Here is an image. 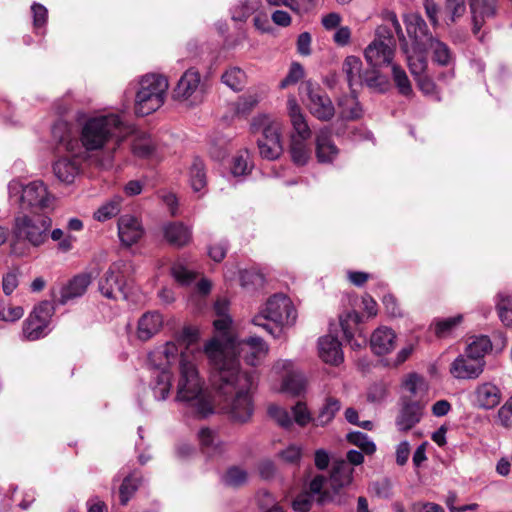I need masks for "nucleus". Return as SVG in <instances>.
<instances>
[{"mask_svg":"<svg viewBox=\"0 0 512 512\" xmlns=\"http://www.w3.org/2000/svg\"><path fill=\"white\" fill-rule=\"evenodd\" d=\"M197 339V330L185 327L173 341L166 343L163 354L168 363L180 355L176 400L185 403L195 416L205 418L214 413L215 401L206 389L204 378L198 370V364L202 361L205 351L200 349Z\"/></svg>","mask_w":512,"mask_h":512,"instance_id":"1","label":"nucleus"},{"mask_svg":"<svg viewBox=\"0 0 512 512\" xmlns=\"http://www.w3.org/2000/svg\"><path fill=\"white\" fill-rule=\"evenodd\" d=\"M204 351L214 373H217L220 379L229 380L232 376L246 372H254L258 376L253 368L241 370L239 358L255 367L267 354L268 347L262 338L250 336L245 339L229 338L225 343L211 339L204 345Z\"/></svg>","mask_w":512,"mask_h":512,"instance_id":"2","label":"nucleus"},{"mask_svg":"<svg viewBox=\"0 0 512 512\" xmlns=\"http://www.w3.org/2000/svg\"><path fill=\"white\" fill-rule=\"evenodd\" d=\"M133 132L119 114H96L84 119L79 128L80 156L107 151L109 160L123 140Z\"/></svg>","mask_w":512,"mask_h":512,"instance_id":"3","label":"nucleus"},{"mask_svg":"<svg viewBox=\"0 0 512 512\" xmlns=\"http://www.w3.org/2000/svg\"><path fill=\"white\" fill-rule=\"evenodd\" d=\"M214 379L218 396L223 398V403H219L223 412L235 422L249 421L254 412L252 391L257 385L258 376L254 372H246L225 380L214 373Z\"/></svg>","mask_w":512,"mask_h":512,"instance_id":"4","label":"nucleus"},{"mask_svg":"<svg viewBox=\"0 0 512 512\" xmlns=\"http://www.w3.org/2000/svg\"><path fill=\"white\" fill-rule=\"evenodd\" d=\"M52 226L46 213L28 214L21 212L14 218L11 228L10 248L16 256L28 255L33 248H39L49 239Z\"/></svg>","mask_w":512,"mask_h":512,"instance_id":"5","label":"nucleus"},{"mask_svg":"<svg viewBox=\"0 0 512 512\" xmlns=\"http://www.w3.org/2000/svg\"><path fill=\"white\" fill-rule=\"evenodd\" d=\"M353 479V469L344 460L334 461L329 472L310 470L305 479V488L316 496L318 504L331 501L341 489L349 486Z\"/></svg>","mask_w":512,"mask_h":512,"instance_id":"6","label":"nucleus"},{"mask_svg":"<svg viewBox=\"0 0 512 512\" xmlns=\"http://www.w3.org/2000/svg\"><path fill=\"white\" fill-rule=\"evenodd\" d=\"M296 316V310L290 298L284 294H274L254 316L252 323L262 327L272 336L279 337L283 327L295 323Z\"/></svg>","mask_w":512,"mask_h":512,"instance_id":"7","label":"nucleus"},{"mask_svg":"<svg viewBox=\"0 0 512 512\" xmlns=\"http://www.w3.org/2000/svg\"><path fill=\"white\" fill-rule=\"evenodd\" d=\"M8 193L11 199L19 202L22 210H30L32 214L45 213L53 209L55 202V197L40 180L24 185L21 181L14 179L8 184Z\"/></svg>","mask_w":512,"mask_h":512,"instance_id":"8","label":"nucleus"},{"mask_svg":"<svg viewBox=\"0 0 512 512\" xmlns=\"http://www.w3.org/2000/svg\"><path fill=\"white\" fill-rule=\"evenodd\" d=\"M168 87V80L162 75L143 76L135 95V113L147 116L158 110L164 104Z\"/></svg>","mask_w":512,"mask_h":512,"instance_id":"9","label":"nucleus"},{"mask_svg":"<svg viewBox=\"0 0 512 512\" xmlns=\"http://www.w3.org/2000/svg\"><path fill=\"white\" fill-rule=\"evenodd\" d=\"M472 18V32L479 39L481 28L485 22L496 15L497 0H468ZM445 10L449 20L455 23L466 13V0H445Z\"/></svg>","mask_w":512,"mask_h":512,"instance_id":"10","label":"nucleus"},{"mask_svg":"<svg viewBox=\"0 0 512 512\" xmlns=\"http://www.w3.org/2000/svg\"><path fill=\"white\" fill-rule=\"evenodd\" d=\"M287 109L295 134L291 137L290 153L295 164L303 166L310 158V149L306 143L311 137V130L307 124L300 106L294 97L287 100Z\"/></svg>","mask_w":512,"mask_h":512,"instance_id":"11","label":"nucleus"},{"mask_svg":"<svg viewBox=\"0 0 512 512\" xmlns=\"http://www.w3.org/2000/svg\"><path fill=\"white\" fill-rule=\"evenodd\" d=\"M251 129L254 133L261 132V137L257 139L260 156L267 160L279 158L283 152L281 122L262 115L254 118Z\"/></svg>","mask_w":512,"mask_h":512,"instance_id":"12","label":"nucleus"},{"mask_svg":"<svg viewBox=\"0 0 512 512\" xmlns=\"http://www.w3.org/2000/svg\"><path fill=\"white\" fill-rule=\"evenodd\" d=\"M131 264L124 260L112 263L99 280V290L109 299H127L126 274Z\"/></svg>","mask_w":512,"mask_h":512,"instance_id":"13","label":"nucleus"},{"mask_svg":"<svg viewBox=\"0 0 512 512\" xmlns=\"http://www.w3.org/2000/svg\"><path fill=\"white\" fill-rule=\"evenodd\" d=\"M377 37L365 49L366 61L373 67L393 64L395 42L393 36L385 28L377 30Z\"/></svg>","mask_w":512,"mask_h":512,"instance_id":"14","label":"nucleus"},{"mask_svg":"<svg viewBox=\"0 0 512 512\" xmlns=\"http://www.w3.org/2000/svg\"><path fill=\"white\" fill-rule=\"evenodd\" d=\"M307 94V107L310 113L321 121H329L335 114L334 105L327 93L318 85L307 82L305 85Z\"/></svg>","mask_w":512,"mask_h":512,"instance_id":"15","label":"nucleus"},{"mask_svg":"<svg viewBox=\"0 0 512 512\" xmlns=\"http://www.w3.org/2000/svg\"><path fill=\"white\" fill-rule=\"evenodd\" d=\"M204 84L201 82V75L195 68L187 69L178 80L173 90V98L176 100H197L203 92Z\"/></svg>","mask_w":512,"mask_h":512,"instance_id":"16","label":"nucleus"},{"mask_svg":"<svg viewBox=\"0 0 512 512\" xmlns=\"http://www.w3.org/2000/svg\"><path fill=\"white\" fill-rule=\"evenodd\" d=\"M274 368L278 371H284L281 390L291 396H300L306 389V378L300 372L294 369L292 360H279Z\"/></svg>","mask_w":512,"mask_h":512,"instance_id":"17","label":"nucleus"},{"mask_svg":"<svg viewBox=\"0 0 512 512\" xmlns=\"http://www.w3.org/2000/svg\"><path fill=\"white\" fill-rule=\"evenodd\" d=\"M485 364V360L474 359L463 352L451 363L449 371L456 379L473 380L483 373Z\"/></svg>","mask_w":512,"mask_h":512,"instance_id":"18","label":"nucleus"},{"mask_svg":"<svg viewBox=\"0 0 512 512\" xmlns=\"http://www.w3.org/2000/svg\"><path fill=\"white\" fill-rule=\"evenodd\" d=\"M425 403L403 398L402 406L396 417L395 424L399 431H408L422 419Z\"/></svg>","mask_w":512,"mask_h":512,"instance_id":"19","label":"nucleus"},{"mask_svg":"<svg viewBox=\"0 0 512 512\" xmlns=\"http://www.w3.org/2000/svg\"><path fill=\"white\" fill-rule=\"evenodd\" d=\"M118 237L123 246L130 247L137 243L144 234L140 219L131 214L121 215L118 219Z\"/></svg>","mask_w":512,"mask_h":512,"instance_id":"20","label":"nucleus"},{"mask_svg":"<svg viewBox=\"0 0 512 512\" xmlns=\"http://www.w3.org/2000/svg\"><path fill=\"white\" fill-rule=\"evenodd\" d=\"M52 139L67 152L80 156L79 137L73 133L72 125L64 120H58L52 126Z\"/></svg>","mask_w":512,"mask_h":512,"instance_id":"21","label":"nucleus"},{"mask_svg":"<svg viewBox=\"0 0 512 512\" xmlns=\"http://www.w3.org/2000/svg\"><path fill=\"white\" fill-rule=\"evenodd\" d=\"M80 157L74 154L72 157H59L52 167L55 177L66 185L72 184L81 171Z\"/></svg>","mask_w":512,"mask_h":512,"instance_id":"22","label":"nucleus"},{"mask_svg":"<svg viewBox=\"0 0 512 512\" xmlns=\"http://www.w3.org/2000/svg\"><path fill=\"white\" fill-rule=\"evenodd\" d=\"M501 399L500 388L492 382L478 384L473 392L474 404L481 409H492L501 402Z\"/></svg>","mask_w":512,"mask_h":512,"instance_id":"23","label":"nucleus"},{"mask_svg":"<svg viewBox=\"0 0 512 512\" xmlns=\"http://www.w3.org/2000/svg\"><path fill=\"white\" fill-rule=\"evenodd\" d=\"M396 343V333L386 326L377 328L370 337V346L376 355L389 354L395 349Z\"/></svg>","mask_w":512,"mask_h":512,"instance_id":"24","label":"nucleus"},{"mask_svg":"<svg viewBox=\"0 0 512 512\" xmlns=\"http://www.w3.org/2000/svg\"><path fill=\"white\" fill-rule=\"evenodd\" d=\"M319 356L329 364L337 365L343 360L341 343L338 338L329 334L323 336L318 341Z\"/></svg>","mask_w":512,"mask_h":512,"instance_id":"25","label":"nucleus"},{"mask_svg":"<svg viewBox=\"0 0 512 512\" xmlns=\"http://www.w3.org/2000/svg\"><path fill=\"white\" fill-rule=\"evenodd\" d=\"M406 30L410 37H412L419 45H426L434 38L430 34L425 20L419 14H411L406 20Z\"/></svg>","mask_w":512,"mask_h":512,"instance_id":"26","label":"nucleus"},{"mask_svg":"<svg viewBox=\"0 0 512 512\" xmlns=\"http://www.w3.org/2000/svg\"><path fill=\"white\" fill-rule=\"evenodd\" d=\"M337 154L338 149L331 141L330 129H321L316 136V156L318 161L321 163L332 162Z\"/></svg>","mask_w":512,"mask_h":512,"instance_id":"27","label":"nucleus"},{"mask_svg":"<svg viewBox=\"0 0 512 512\" xmlns=\"http://www.w3.org/2000/svg\"><path fill=\"white\" fill-rule=\"evenodd\" d=\"M90 283L91 278L87 274L75 276L65 286L62 287L61 296L58 302L64 305L68 301L82 296L86 292Z\"/></svg>","mask_w":512,"mask_h":512,"instance_id":"28","label":"nucleus"},{"mask_svg":"<svg viewBox=\"0 0 512 512\" xmlns=\"http://www.w3.org/2000/svg\"><path fill=\"white\" fill-rule=\"evenodd\" d=\"M166 241L176 247H182L191 240V229L182 222H169L163 226Z\"/></svg>","mask_w":512,"mask_h":512,"instance_id":"29","label":"nucleus"},{"mask_svg":"<svg viewBox=\"0 0 512 512\" xmlns=\"http://www.w3.org/2000/svg\"><path fill=\"white\" fill-rule=\"evenodd\" d=\"M361 321L362 317L355 310L347 311L339 315V323L344 338L352 346H361V343H358L357 340L353 341L355 334L358 332V327Z\"/></svg>","mask_w":512,"mask_h":512,"instance_id":"30","label":"nucleus"},{"mask_svg":"<svg viewBox=\"0 0 512 512\" xmlns=\"http://www.w3.org/2000/svg\"><path fill=\"white\" fill-rule=\"evenodd\" d=\"M163 319L158 312L145 313L138 321V338L146 341L154 336L161 328Z\"/></svg>","mask_w":512,"mask_h":512,"instance_id":"31","label":"nucleus"},{"mask_svg":"<svg viewBox=\"0 0 512 512\" xmlns=\"http://www.w3.org/2000/svg\"><path fill=\"white\" fill-rule=\"evenodd\" d=\"M342 72L346 76L347 83L354 92V86L363 84L364 72L362 71V61L356 56H347L342 64Z\"/></svg>","mask_w":512,"mask_h":512,"instance_id":"32","label":"nucleus"},{"mask_svg":"<svg viewBox=\"0 0 512 512\" xmlns=\"http://www.w3.org/2000/svg\"><path fill=\"white\" fill-rule=\"evenodd\" d=\"M338 106L340 117L344 120H357L363 114L360 103L353 91L351 95L341 97Z\"/></svg>","mask_w":512,"mask_h":512,"instance_id":"33","label":"nucleus"},{"mask_svg":"<svg viewBox=\"0 0 512 512\" xmlns=\"http://www.w3.org/2000/svg\"><path fill=\"white\" fill-rule=\"evenodd\" d=\"M172 375L167 369L155 370L153 375L152 390L157 400H165L171 389Z\"/></svg>","mask_w":512,"mask_h":512,"instance_id":"34","label":"nucleus"},{"mask_svg":"<svg viewBox=\"0 0 512 512\" xmlns=\"http://www.w3.org/2000/svg\"><path fill=\"white\" fill-rule=\"evenodd\" d=\"M492 343L488 336L480 335L472 338L464 352L477 360H485V355L491 351Z\"/></svg>","mask_w":512,"mask_h":512,"instance_id":"35","label":"nucleus"},{"mask_svg":"<svg viewBox=\"0 0 512 512\" xmlns=\"http://www.w3.org/2000/svg\"><path fill=\"white\" fill-rule=\"evenodd\" d=\"M340 408L341 404L339 400L333 397L326 398L325 403L320 408L318 415L313 418L314 424L316 426L327 425L333 420Z\"/></svg>","mask_w":512,"mask_h":512,"instance_id":"36","label":"nucleus"},{"mask_svg":"<svg viewBox=\"0 0 512 512\" xmlns=\"http://www.w3.org/2000/svg\"><path fill=\"white\" fill-rule=\"evenodd\" d=\"M189 181L195 192H199L206 187L207 180L205 167L203 161L199 158H195L193 160L189 171Z\"/></svg>","mask_w":512,"mask_h":512,"instance_id":"37","label":"nucleus"},{"mask_svg":"<svg viewBox=\"0 0 512 512\" xmlns=\"http://www.w3.org/2000/svg\"><path fill=\"white\" fill-rule=\"evenodd\" d=\"M215 310L220 317L214 320L213 325L218 332L222 333V336L221 338L215 337L214 339L218 340L221 343H225L229 338H235L234 336H231L228 333V329L231 324V319L224 314L225 303H223L222 301L218 300L215 303Z\"/></svg>","mask_w":512,"mask_h":512,"instance_id":"38","label":"nucleus"},{"mask_svg":"<svg viewBox=\"0 0 512 512\" xmlns=\"http://www.w3.org/2000/svg\"><path fill=\"white\" fill-rule=\"evenodd\" d=\"M141 484V477L136 474L126 476L119 487L120 504L125 506Z\"/></svg>","mask_w":512,"mask_h":512,"instance_id":"39","label":"nucleus"},{"mask_svg":"<svg viewBox=\"0 0 512 512\" xmlns=\"http://www.w3.org/2000/svg\"><path fill=\"white\" fill-rule=\"evenodd\" d=\"M392 70V78L395 83V86L398 89V92L405 96L410 97L413 94V89L411 82L405 72V70L399 66L398 64L393 63L391 65Z\"/></svg>","mask_w":512,"mask_h":512,"instance_id":"40","label":"nucleus"},{"mask_svg":"<svg viewBox=\"0 0 512 512\" xmlns=\"http://www.w3.org/2000/svg\"><path fill=\"white\" fill-rule=\"evenodd\" d=\"M426 46H428L432 50L433 61L436 62L437 64L441 66H448L452 62V52L445 43L434 38Z\"/></svg>","mask_w":512,"mask_h":512,"instance_id":"41","label":"nucleus"},{"mask_svg":"<svg viewBox=\"0 0 512 512\" xmlns=\"http://www.w3.org/2000/svg\"><path fill=\"white\" fill-rule=\"evenodd\" d=\"M121 202L122 198L120 196L113 197L94 212V218L104 222L115 217L121 210Z\"/></svg>","mask_w":512,"mask_h":512,"instance_id":"42","label":"nucleus"},{"mask_svg":"<svg viewBox=\"0 0 512 512\" xmlns=\"http://www.w3.org/2000/svg\"><path fill=\"white\" fill-rule=\"evenodd\" d=\"M497 297L496 307L501 321L506 326H512V294L500 292Z\"/></svg>","mask_w":512,"mask_h":512,"instance_id":"43","label":"nucleus"},{"mask_svg":"<svg viewBox=\"0 0 512 512\" xmlns=\"http://www.w3.org/2000/svg\"><path fill=\"white\" fill-rule=\"evenodd\" d=\"M221 79L222 82L233 91H240L245 86L246 74L242 69L232 67L226 70Z\"/></svg>","mask_w":512,"mask_h":512,"instance_id":"44","label":"nucleus"},{"mask_svg":"<svg viewBox=\"0 0 512 512\" xmlns=\"http://www.w3.org/2000/svg\"><path fill=\"white\" fill-rule=\"evenodd\" d=\"M261 5V0H244L232 9V19L246 21Z\"/></svg>","mask_w":512,"mask_h":512,"instance_id":"45","label":"nucleus"},{"mask_svg":"<svg viewBox=\"0 0 512 512\" xmlns=\"http://www.w3.org/2000/svg\"><path fill=\"white\" fill-rule=\"evenodd\" d=\"M48 333V328L30 315L23 324V336L30 341L38 340Z\"/></svg>","mask_w":512,"mask_h":512,"instance_id":"46","label":"nucleus"},{"mask_svg":"<svg viewBox=\"0 0 512 512\" xmlns=\"http://www.w3.org/2000/svg\"><path fill=\"white\" fill-rule=\"evenodd\" d=\"M222 482L228 487H241L247 482V472L237 466H232L223 474Z\"/></svg>","mask_w":512,"mask_h":512,"instance_id":"47","label":"nucleus"},{"mask_svg":"<svg viewBox=\"0 0 512 512\" xmlns=\"http://www.w3.org/2000/svg\"><path fill=\"white\" fill-rule=\"evenodd\" d=\"M463 319L462 315H456L444 319H437L434 322V331L437 337L444 338L448 336L453 329L458 326Z\"/></svg>","mask_w":512,"mask_h":512,"instance_id":"48","label":"nucleus"},{"mask_svg":"<svg viewBox=\"0 0 512 512\" xmlns=\"http://www.w3.org/2000/svg\"><path fill=\"white\" fill-rule=\"evenodd\" d=\"M253 165L250 161V154L247 150L239 152L233 159L231 172L234 176H244L248 174Z\"/></svg>","mask_w":512,"mask_h":512,"instance_id":"49","label":"nucleus"},{"mask_svg":"<svg viewBox=\"0 0 512 512\" xmlns=\"http://www.w3.org/2000/svg\"><path fill=\"white\" fill-rule=\"evenodd\" d=\"M54 312V305L50 301H42L34 307L33 311L30 313V316L48 328Z\"/></svg>","mask_w":512,"mask_h":512,"instance_id":"50","label":"nucleus"},{"mask_svg":"<svg viewBox=\"0 0 512 512\" xmlns=\"http://www.w3.org/2000/svg\"><path fill=\"white\" fill-rule=\"evenodd\" d=\"M403 387L415 397L423 394L427 390V384L424 378L416 373H411L406 377L403 382Z\"/></svg>","mask_w":512,"mask_h":512,"instance_id":"51","label":"nucleus"},{"mask_svg":"<svg viewBox=\"0 0 512 512\" xmlns=\"http://www.w3.org/2000/svg\"><path fill=\"white\" fill-rule=\"evenodd\" d=\"M264 276L255 270H243L240 272L241 286L246 289H256L264 284Z\"/></svg>","mask_w":512,"mask_h":512,"instance_id":"52","label":"nucleus"},{"mask_svg":"<svg viewBox=\"0 0 512 512\" xmlns=\"http://www.w3.org/2000/svg\"><path fill=\"white\" fill-rule=\"evenodd\" d=\"M24 314L21 306H14L4 300H0V321L14 322L19 320Z\"/></svg>","mask_w":512,"mask_h":512,"instance_id":"53","label":"nucleus"},{"mask_svg":"<svg viewBox=\"0 0 512 512\" xmlns=\"http://www.w3.org/2000/svg\"><path fill=\"white\" fill-rule=\"evenodd\" d=\"M155 150V145L150 136L139 137L133 144V153L139 157L148 158Z\"/></svg>","mask_w":512,"mask_h":512,"instance_id":"54","label":"nucleus"},{"mask_svg":"<svg viewBox=\"0 0 512 512\" xmlns=\"http://www.w3.org/2000/svg\"><path fill=\"white\" fill-rule=\"evenodd\" d=\"M268 414L283 428L288 429L293 423L290 413L282 407L271 405L268 408Z\"/></svg>","mask_w":512,"mask_h":512,"instance_id":"55","label":"nucleus"},{"mask_svg":"<svg viewBox=\"0 0 512 512\" xmlns=\"http://www.w3.org/2000/svg\"><path fill=\"white\" fill-rule=\"evenodd\" d=\"M363 84L369 88L383 92L388 85L386 79L377 71H365L363 76Z\"/></svg>","mask_w":512,"mask_h":512,"instance_id":"56","label":"nucleus"},{"mask_svg":"<svg viewBox=\"0 0 512 512\" xmlns=\"http://www.w3.org/2000/svg\"><path fill=\"white\" fill-rule=\"evenodd\" d=\"M314 501H316V496L307 489L294 499L292 506L295 511L307 512L311 509Z\"/></svg>","mask_w":512,"mask_h":512,"instance_id":"57","label":"nucleus"},{"mask_svg":"<svg viewBox=\"0 0 512 512\" xmlns=\"http://www.w3.org/2000/svg\"><path fill=\"white\" fill-rule=\"evenodd\" d=\"M198 438L202 448H219V435L212 429L202 428L198 432Z\"/></svg>","mask_w":512,"mask_h":512,"instance_id":"58","label":"nucleus"},{"mask_svg":"<svg viewBox=\"0 0 512 512\" xmlns=\"http://www.w3.org/2000/svg\"><path fill=\"white\" fill-rule=\"evenodd\" d=\"M496 423L504 428H512V396L499 408Z\"/></svg>","mask_w":512,"mask_h":512,"instance_id":"59","label":"nucleus"},{"mask_svg":"<svg viewBox=\"0 0 512 512\" xmlns=\"http://www.w3.org/2000/svg\"><path fill=\"white\" fill-rule=\"evenodd\" d=\"M408 67L414 78L423 75L427 68L426 57L422 54L412 55L407 57Z\"/></svg>","mask_w":512,"mask_h":512,"instance_id":"60","label":"nucleus"},{"mask_svg":"<svg viewBox=\"0 0 512 512\" xmlns=\"http://www.w3.org/2000/svg\"><path fill=\"white\" fill-rule=\"evenodd\" d=\"M171 272L175 280L183 285H188L195 279V274L180 262L173 264Z\"/></svg>","mask_w":512,"mask_h":512,"instance_id":"61","label":"nucleus"},{"mask_svg":"<svg viewBox=\"0 0 512 512\" xmlns=\"http://www.w3.org/2000/svg\"><path fill=\"white\" fill-rule=\"evenodd\" d=\"M292 415H293L294 421L298 425H300V426H305L310 421L313 420V418L311 417V414H310L309 410L307 409L305 403L300 402V401L297 402L292 407Z\"/></svg>","mask_w":512,"mask_h":512,"instance_id":"62","label":"nucleus"},{"mask_svg":"<svg viewBox=\"0 0 512 512\" xmlns=\"http://www.w3.org/2000/svg\"><path fill=\"white\" fill-rule=\"evenodd\" d=\"M415 80L417 82L419 89L425 95L434 97L438 101L440 100L437 86L430 77H428L426 75H422L418 78H415Z\"/></svg>","mask_w":512,"mask_h":512,"instance_id":"63","label":"nucleus"},{"mask_svg":"<svg viewBox=\"0 0 512 512\" xmlns=\"http://www.w3.org/2000/svg\"><path fill=\"white\" fill-rule=\"evenodd\" d=\"M31 12L33 14L34 28L38 31L45 26L48 17V11L42 4L33 3L31 6Z\"/></svg>","mask_w":512,"mask_h":512,"instance_id":"64","label":"nucleus"}]
</instances>
